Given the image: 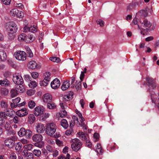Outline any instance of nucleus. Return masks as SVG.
Here are the masks:
<instances>
[{
  "label": "nucleus",
  "mask_w": 159,
  "mask_h": 159,
  "mask_svg": "<svg viewBox=\"0 0 159 159\" xmlns=\"http://www.w3.org/2000/svg\"><path fill=\"white\" fill-rule=\"evenodd\" d=\"M31 75L33 78L36 79L39 76V74L37 72H33L31 73Z\"/></svg>",
  "instance_id": "55"
},
{
  "label": "nucleus",
  "mask_w": 159,
  "mask_h": 159,
  "mask_svg": "<svg viewBox=\"0 0 159 159\" xmlns=\"http://www.w3.org/2000/svg\"><path fill=\"white\" fill-rule=\"evenodd\" d=\"M32 139L34 142H36L34 144L35 146L40 148H42L43 146L44 143L42 141L43 137L41 134H38L34 135Z\"/></svg>",
  "instance_id": "3"
},
{
  "label": "nucleus",
  "mask_w": 159,
  "mask_h": 159,
  "mask_svg": "<svg viewBox=\"0 0 159 159\" xmlns=\"http://www.w3.org/2000/svg\"><path fill=\"white\" fill-rule=\"evenodd\" d=\"M33 147L34 145L31 144H27L25 145L23 148L27 151H30L33 149Z\"/></svg>",
  "instance_id": "26"
},
{
  "label": "nucleus",
  "mask_w": 159,
  "mask_h": 159,
  "mask_svg": "<svg viewBox=\"0 0 159 159\" xmlns=\"http://www.w3.org/2000/svg\"><path fill=\"white\" fill-rule=\"evenodd\" d=\"M34 38L31 35L28 34L26 35L25 34V37L24 39V41L27 43H29L33 41Z\"/></svg>",
  "instance_id": "21"
},
{
  "label": "nucleus",
  "mask_w": 159,
  "mask_h": 159,
  "mask_svg": "<svg viewBox=\"0 0 159 159\" xmlns=\"http://www.w3.org/2000/svg\"><path fill=\"white\" fill-rule=\"evenodd\" d=\"M25 135L26 137L27 138H30L32 135V133L30 129H27L25 130Z\"/></svg>",
  "instance_id": "34"
},
{
  "label": "nucleus",
  "mask_w": 159,
  "mask_h": 159,
  "mask_svg": "<svg viewBox=\"0 0 159 159\" xmlns=\"http://www.w3.org/2000/svg\"><path fill=\"white\" fill-rule=\"evenodd\" d=\"M61 125L65 129H67L69 126L68 123L65 119H63L61 120Z\"/></svg>",
  "instance_id": "24"
},
{
  "label": "nucleus",
  "mask_w": 159,
  "mask_h": 159,
  "mask_svg": "<svg viewBox=\"0 0 159 159\" xmlns=\"http://www.w3.org/2000/svg\"><path fill=\"white\" fill-rule=\"evenodd\" d=\"M44 111V108L43 107L37 106L34 109V114L38 116L42 114Z\"/></svg>",
  "instance_id": "12"
},
{
  "label": "nucleus",
  "mask_w": 159,
  "mask_h": 159,
  "mask_svg": "<svg viewBox=\"0 0 159 159\" xmlns=\"http://www.w3.org/2000/svg\"><path fill=\"white\" fill-rule=\"evenodd\" d=\"M73 133V131L72 128H70L69 129L66 130L65 132V134L67 136L72 135Z\"/></svg>",
  "instance_id": "45"
},
{
  "label": "nucleus",
  "mask_w": 159,
  "mask_h": 159,
  "mask_svg": "<svg viewBox=\"0 0 159 159\" xmlns=\"http://www.w3.org/2000/svg\"><path fill=\"white\" fill-rule=\"evenodd\" d=\"M29 141L25 139H23L21 140L20 142L23 144H27L29 143Z\"/></svg>",
  "instance_id": "64"
},
{
  "label": "nucleus",
  "mask_w": 159,
  "mask_h": 159,
  "mask_svg": "<svg viewBox=\"0 0 159 159\" xmlns=\"http://www.w3.org/2000/svg\"><path fill=\"white\" fill-rule=\"evenodd\" d=\"M137 16L139 19H144L148 16V12L146 10H142L138 12Z\"/></svg>",
  "instance_id": "14"
},
{
  "label": "nucleus",
  "mask_w": 159,
  "mask_h": 159,
  "mask_svg": "<svg viewBox=\"0 0 159 159\" xmlns=\"http://www.w3.org/2000/svg\"><path fill=\"white\" fill-rule=\"evenodd\" d=\"M50 75L51 73L49 72H46L44 74L45 78L44 79L49 81L51 78Z\"/></svg>",
  "instance_id": "43"
},
{
  "label": "nucleus",
  "mask_w": 159,
  "mask_h": 159,
  "mask_svg": "<svg viewBox=\"0 0 159 159\" xmlns=\"http://www.w3.org/2000/svg\"><path fill=\"white\" fill-rule=\"evenodd\" d=\"M22 146L21 143L20 142H18L16 144L15 149L17 151L20 150L22 148Z\"/></svg>",
  "instance_id": "47"
},
{
  "label": "nucleus",
  "mask_w": 159,
  "mask_h": 159,
  "mask_svg": "<svg viewBox=\"0 0 159 159\" xmlns=\"http://www.w3.org/2000/svg\"><path fill=\"white\" fill-rule=\"evenodd\" d=\"M18 92L16 90V89H12L10 91L11 97L14 98L18 94Z\"/></svg>",
  "instance_id": "33"
},
{
  "label": "nucleus",
  "mask_w": 159,
  "mask_h": 159,
  "mask_svg": "<svg viewBox=\"0 0 159 159\" xmlns=\"http://www.w3.org/2000/svg\"><path fill=\"white\" fill-rule=\"evenodd\" d=\"M10 159H16V154L14 153H11L10 156Z\"/></svg>",
  "instance_id": "60"
},
{
  "label": "nucleus",
  "mask_w": 159,
  "mask_h": 159,
  "mask_svg": "<svg viewBox=\"0 0 159 159\" xmlns=\"http://www.w3.org/2000/svg\"><path fill=\"white\" fill-rule=\"evenodd\" d=\"M56 107L55 104L54 102H51L48 103L47 107L49 109H54L56 108Z\"/></svg>",
  "instance_id": "31"
},
{
  "label": "nucleus",
  "mask_w": 159,
  "mask_h": 159,
  "mask_svg": "<svg viewBox=\"0 0 159 159\" xmlns=\"http://www.w3.org/2000/svg\"><path fill=\"white\" fill-rule=\"evenodd\" d=\"M30 32L32 33L36 32L37 30V27L36 26H31L30 27Z\"/></svg>",
  "instance_id": "51"
},
{
  "label": "nucleus",
  "mask_w": 159,
  "mask_h": 159,
  "mask_svg": "<svg viewBox=\"0 0 159 159\" xmlns=\"http://www.w3.org/2000/svg\"><path fill=\"white\" fill-rule=\"evenodd\" d=\"M149 93H150L152 103L156 104H157V106L159 108V98H157V96L155 93L154 92H152V90Z\"/></svg>",
  "instance_id": "9"
},
{
  "label": "nucleus",
  "mask_w": 159,
  "mask_h": 159,
  "mask_svg": "<svg viewBox=\"0 0 159 159\" xmlns=\"http://www.w3.org/2000/svg\"><path fill=\"white\" fill-rule=\"evenodd\" d=\"M25 128H21L18 133V135L20 137L25 136Z\"/></svg>",
  "instance_id": "28"
},
{
  "label": "nucleus",
  "mask_w": 159,
  "mask_h": 159,
  "mask_svg": "<svg viewBox=\"0 0 159 159\" xmlns=\"http://www.w3.org/2000/svg\"><path fill=\"white\" fill-rule=\"evenodd\" d=\"M34 155L37 157H39L41 154V152L39 150L34 149L33 151Z\"/></svg>",
  "instance_id": "39"
},
{
  "label": "nucleus",
  "mask_w": 159,
  "mask_h": 159,
  "mask_svg": "<svg viewBox=\"0 0 159 159\" xmlns=\"http://www.w3.org/2000/svg\"><path fill=\"white\" fill-rule=\"evenodd\" d=\"M45 127L44 125L41 123H38L36 124V129L37 132L39 133L43 132Z\"/></svg>",
  "instance_id": "17"
},
{
  "label": "nucleus",
  "mask_w": 159,
  "mask_h": 159,
  "mask_svg": "<svg viewBox=\"0 0 159 159\" xmlns=\"http://www.w3.org/2000/svg\"><path fill=\"white\" fill-rule=\"evenodd\" d=\"M140 23L141 24V26L145 29H143L141 28L139 25H137V26L140 30L141 34L143 35H144L145 34V32H147L148 31L150 30H153L155 28V26L152 27L151 29L150 27L152 25V23L147 19H145L143 21H140Z\"/></svg>",
  "instance_id": "2"
},
{
  "label": "nucleus",
  "mask_w": 159,
  "mask_h": 159,
  "mask_svg": "<svg viewBox=\"0 0 159 159\" xmlns=\"http://www.w3.org/2000/svg\"><path fill=\"white\" fill-rule=\"evenodd\" d=\"M36 105L35 102L32 100H30L28 102V106L29 108L32 109Z\"/></svg>",
  "instance_id": "32"
},
{
  "label": "nucleus",
  "mask_w": 159,
  "mask_h": 159,
  "mask_svg": "<svg viewBox=\"0 0 159 159\" xmlns=\"http://www.w3.org/2000/svg\"><path fill=\"white\" fill-rule=\"evenodd\" d=\"M96 150L98 153L100 155H102L103 152V150L102 148L96 149Z\"/></svg>",
  "instance_id": "63"
},
{
  "label": "nucleus",
  "mask_w": 159,
  "mask_h": 159,
  "mask_svg": "<svg viewBox=\"0 0 159 159\" xmlns=\"http://www.w3.org/2000/svg\"><path fill=\"white\" fill-rule=\"evenodd\" d=\"M35 93L34 90H29L26 92L27 94L29 96H32Z\"/></svg>",
  "instance_id": "53"
},
{
  "label": "nucleus",
  "mask_w": 159,
  "mask_h": 159,
  "mask_svg": "<svg viewBox=\"0 0 159 159\" xmlns=\"http://www.w3.org/2000/svg\"><path fill=\"white\" fill-rule=\"evenodd\" d=\"M60 105L61 108V110H65V109L67 108V107L65 103L62 102H60Z\"/></svg>",
  "instance_id": "48"
},
{
  "label": "nucleus",
  "mask_w": 159,
  "mask_h": 159,
  "mask_svg": "<svg viewBox=\"0 0 159 159\" xmlns=\"http://www.w3.org/2000/svg\"><path fill=\"white\" fill-rule=\"evenodd\" d=\"M49 59L54 62L58 63L61 61V60L59 58L56 57H52L50 58Z\"/></svg>",
  "instance_id": "38"
},
{
  "label": "nucleus",
  "mask_w": 159,
  "mask_h": 159,
  "mask_svg": "<svg viewBox=\"0 0 159 159\" xmlns=\"http://www.w3.org/2000/svg\"><path fill=\"white\" fill-rule=\"evenodd\" d=\"M77 114H78L79 118L80 119V121L81 123L82 124V125H84V123L83 122L84 121V119L81 113L78 111L77 113Z\"/></svg>",
  "instance_id": "44"
},
{
  "label": "nucleus",
  "mask_w": 159,
  "mask_h": 159,
  "mask_svg": "<svg viewBox=\"0 0 159 159\" xmlns=\"http://www.w3.org/2000/svg\"><path fill=\"white\" fill-rule=\"evenodd\" d=\"M57 128V125L53 123H51L47 124L46 128V133L48 135L57 138L60 136L58 132L55 133Z\"/></svg>",
  "instance_id": "1"
},
{
  "label": "nucleus",
  "mask_w": 159,
  "mask_h": 159,
  "mask_svg": "<svg viewBox=\"0 0 159 159\" xmlns=\"http://www.w3.org/2000/svg\"><path fill=\"white\" fill-rule=\"evenodd\" d=\"M26 52L28 55V57H32L33 56V54L29 48H26Z\"/></svg>",
  "instance_id": "40"
},
{
  "label": "nucleus",
  "mask_w": 159,
  "mask_h": 159,
  "mask_svg": "<svg viewBox=\"0 0 159 159\" xmlns=\"http://www.w3.org/2000/svg\"><path fill=\"white\" fill-rule=\"evenodd\" d=\"M5 28L7 32L11 33H13L16 30V25L13 22H8L5 25Z\"/></svg>",
  "instance_id": "6"
},
{
  "label": "nucleus",
  "mask_w": 159,
  "mask_h": 159,
  "mask_svg": "<svg viewBox=\"0 0 159 159\" xmlns=\"http://www.w3.org/2000/svg\"><path fill=\"white\" fill-rule=\"evenodd\" d=\"M28 66L29 69H40V66L38 65L35 61H30L28 64Z\"/></svg>",
  "instance_id": "10"
},
{
  "label": "nucleus",
  "mask_w": 159,
  "mask_h": 159,
  "mask_svg": "<svg viewBox=\"0 0 159 159\" xmlns=\"http://www.w3.org/2000/svg\"><path fill=\"white\" fill-rule=\"evenodd\" d=\"M14 56L17 60L20 61H25L26 58V54L23 51H17L15 52Z\"/></svg>",
  "instance_id": "5"
},
{
  "label": "nucleus",
  "mask_w": 159,
  "mask_h": 159,
  "mask_svg": "<svg viewBox=\"0 0 159 159\" xmlns=\"http://www.w3.org/2000/svg\"><path fill=\"white\" fill-rule=\"evenodd\" d=\"M24 13L22 11H20V12L18 11V12L17 14V17L22 18L24 17Z\"/></svg>",
  "instance_id": "57"
},
{
  "label": "nucleus",
  "mask_w": 159,
  "mask_h": 159,
  "mask_svg": "<svg viewBox=\"0 0 159 159\" xmlns=\"http://www.w3.org/2000/svg\"><path fill=\"white\" fill-rule=\"evenodd\" d=\"M43 100L45 102L48 103L52 102V97L49 93H46L44 95Z\"/></svg>",
  "instance_id": "15"
},
{
  "label": "nucleus",
  "mask_w": 159,
  "mask_h": 159,
  "mask_svg": "<svg viewBox=\"0 0 159 159\" xmlns=\"http://www.w3.org/2000/svg\"><path fill=\"white\" fill-rule=\"evenodd\" d=\"M10 84V82L7 79L0 80V85L2 86H8Z\"/></svg>",
  "instance_id": "25"
},
{
  "label": "nucleus",
  "mask_w": 159,
  "mask_h": 159,
  "mask_svg": "<svg viewBox=\"0 0 159 159\" xmlns=\"http://www.w3.org/2000/svg\"><path fill=\"white\" fill-rule=\"evenodd\" d=\"M93 137L94 138V141L96 142L98 141L99 137V135L98 134L95 133L93 135Z\"/></svg>",
  "instance_id": "52"
},
{
  "label": "nucleus",
  "mask_w": 159,
  "mask_h": 159,
  "mask_svg": "<svg viewBox=\"0 0 159 159\" xmlns=\"http://www.w3.org/2000/svg\"><path fill=\"white\" fill-rule=\"evenodd\" d=\"M1 93L5 96L7 95L8 93V90L5 88H2L0 90Z\"/></svg>",
  "instance_id": "36"
},
{
  "label": "nucleus",
  "mask_w": 159,
  "mask_h": 159,
  "mask_svg": "<svg viewBox=\"0 0 159 159\" xmlns=\"http://www.w3.org/2000/svg\"><path fill=\"white\" fill-rule=\"evenodd\" d=\"M13 120L15 123L17 124L19 122V118L17 116H15L13 118Z\"/></svg>",
  "instance_id": "61"
},
{
  "label": "nucleus",
  "mask_w": 159,
  "mask_h": 159,
  "mask_svg": "<svg viewBox=\"0 0 159 159\" xmlns=\"http://www.w3.org/2000/svg\"><path fill=\"white\" fill-rule=\"evenodd\" d=\"M49 82V81L47 80L44 79L43 80L40 82V84L41 86H46L48 84Z\"/></svg>",
  "instance_id": "41"
},
{
  "label": "nucleus",
  "mask_w": 159,
  "mask_h": 159,
  "mask_svg": "<svg viewBox=\"0 0 159 159\" xmlns=\"http://www.w3.org/2000/svg\"><path fill=\"white\" fill-rule=\"evenodd\" d=\"M18 12V10L17 9L15 8L12 9L11 10L10 12V14L12 16H16L17 17Z\"/></svg>",
  "instance_id": "29"
},
{
  "label": "nucleus",
  "mask_w": 159,
  "mask_h": 159,
  "mask_svg": "<svg viewBox=\"0 0 159 159\" xmlns=\"http://www.w3.org/2000/svg\"><path fill=\"white\" fill-rule=\"evenodd\" d=\"M138 5V4L136 2H134L131 4H129L127 7V11H130L132 8L135 7L136 5Z\"/></svg>",
  "instance_id": "37"
},
{
  "label": "nucleus",
  "mask_w": 159,
  "mask_h": 159,
  "mask_svg": "<svg viewBox=\"0 0 159 159\" xmlns=\"http://www.w3.org/2000/svg\"><path fill=\"white\" fill-rule=\"evenodd\" d=\"M38 85V83L35 81H30V83L28 84L29 87L31 88H35Z\"/></svg>",
  "instance_id": "27"
},
{
  "label": "nucleus",
  "mask_w": 159,
  "mask_h": 159,
  "mask_svg": "<svg viewBox=\"0 0 159 159\" xmlns=\"http://www.w3.org/2000/svg\"><path fill=\"white\" fill-rule=\"evenodd\" d=\"M20 100V98L19 97H17L15 99L12 100V102L13 103H15L16 104H17L19 103Z\"/></svg>",
  "instance_id": "56"
},
{
  "label": "nucleus",
  "mask_w": 159,
  "mask_h": 159,
  "mask_svg": "<svg viewBox=\"0 0 159 159\" xmlns=\"http://www.w3.org/2000/svg\"><path fill=\"white\" fill-rule=\"evenodd\" d=\"M25 37V34H20L18 37V39L19 41H24V39Z\"/></svg>",
  "instance_id": "49"
},
{
  "label": "nucleus",
  "mask_w": 159,
  "mask_h": 159,
  "mask_svg": "<svg viewBox=\"0 0 159 159\" xmlns=\"http://www.w3.org/2000/svg\"><path fill=\"white\" fill-rule=\"evenodd\" d=\"M72 96H70V94H68L66 95H65L63 98L64 100L65 101H69L70 100Z\"/></svg>",
  "instance_id": "46"
},
{
  "label": "nucleus",
  "mask_w": 159,
  "mask_h": 159,
  "mask_svg": "<svg viewBox=\"0 0 159 159\" xmlns=\"http://www.w3.org/2000/svg\"><path fill=\"white\" fill-rule=\"evenodd\" d=\"M80 138L83 140L86 141V137L84 133L83 132H79L78 133Z\"/></svg>",
  "instance_id": "35"
},
{
  "label": "nucleus",
  "mask_w": 159,
  "mask_h": 159,
  "mask_svg": "<svg viewBox=\"0 0 159 159\" xmlns=\"http://www.w3.org/2000/svg\"><path fill=\"white\" fill-rule=\"evenodd\" d=\"M71 147L72 150L75 152L78 151L80 149L82 145L80 140L76 138L71 140Z\"/></svg>",
  "instance_id": "4"
},
{
  "label": "nucleus",
  "mask_w": 159,
  "mask_h": 159,
  "mask_svg": "<svg viewBox=\"0 0 159 159\" xmlns=\"http://www.w3.org/2000/svg\"><path fill=\"white\" fill-rule=\"evenodd\" d=\"M23 83H20V84H17L16 87V89L18 92L20 93H23L25 91V89Z\"/></svg>",
  "instance_id": "18"
},
{
  "label": "nucleus",
  "mask_w": 159,
  "mask_h": 159,
  "mask_svg": "<svg viewBox=\"0 0 159 159\" xmlns=\"http://www.w3.org/2000/svg\"><path fill=\"white\" fill-rule=\"evenodd\" d=\"M12 80L14 83L16 84L24 83V80L22 76L18 73H15L13 75Z\"/></svg>",
  "instance_id": "8"
},
{
  "label": "nucleus",
  "mask_w": 159,
  "mask_h": 159,
  "mask_svg": "<svg viewBox=\"0 0 159 159\" xmlns=\"http://www.w3.org/2000/svg\"><path fill=\"white\" fill-rule=\"evenodd\" d=\"M97 24H99L100 26L102 27L104 25V21L101 20H97Z\"/></svg>",
  "instance_id": "58"
},
{
  "label": "nucleus",
  "mask_w": 159,
  "mask_h": 159,
  "mask_svg": "<svg viewBox=\"0 0 159 159\" xmlns=\"http://www.w3.org/2000/svg\"><path fill=\"white\" fill-rule=\"evenodd\" d=\"M56 143L59 146H61L63 145V143L62 141L58 139H56Z\"/></svg>",
  "instance_id": "59"
},
{
  "label": "nucleus",
  "mask_w": 159,
  "mask_h": 159,
  "mask_svg": "<svg viewBox=\"0 0 159 159\" xmlns=\"http://www.w3.org/2000/svg\"><path fill=\"white\" fill-rule=\"evenodd\" d=\"M35 118L33 114H30L28 115V121L30 124H33L35 121Z\"/></svg>",
  "instance_id": "22"
},
{
  "label": "nucleus",
  "mask_w": 159,
  "mask_h": 159,
  "mask_svg": "<svg viewBox=\"0 0 159 159\" xmlns=\"http://www.w3.org/2000/svg\"><path fill=\"white\" fill-rule=\"evenodd\" d=\"M1 105L2 107L3 108H7L8 106L7 103L3 101L1 102Z\"/></svg>",
  "instance_id": "54"
},
{
  "label": "nucleus",
  "mask_w": 159,
  "mask_h": 159,
  "mask_svg": "<svg viewBox=\"0 0 159 159\" xmlns=\"http://www.w3.org/2000/svg\"><path fill=\"white\" fill-rule=\"evenodd\" d=\"M70 86V84L69 80H67L63 83L61 86V89L63 91L67 90Z\"/></svg>",
  "instance_id": "20"
},
{
  "label": "nucleus",
  "mask_w": 159,
  "mask_h": 159,
  "mask_svg": "<svg viewBox=\"0 0 159 159\" xmlns=\"http://www.w3.org/2000/svg\"><path fill=\"white\" fill-rule=\"evenodd\" d=\"M60 84L59 80L56 78L51 82V86L52 89H57L60 86Z\"/></svg>",
  "instance_id": "11"
},
{
  "label": "nucleus",
  "mask_w": 159,
  "mask_h": 159,
  "mask_svg": "<svg viewBox=\"0 0 159 159\" xmlns=\"http://www.w3.org/2000/svg\"><path fill=\"white\" fill-rule=\"evenodd\" d=\"M61 117L63 118L66 117L67 115V112L66 110H61V112L59 113Z\"/></svg>",
  "instance_id": "42"
},
{
  "label": "nucleus",
  "mask_w": 159,
  "mask_h": 159,
  "mask_svg": "<svg viewBox=\"0 0 159 159\" xmlns=\"http://www.w3.org/2000/svg\"><path fill=\"white\" fill-rule=\"evenodd\" d=\"M75 88L78 91L81 89V82H76V85L75 86Z\"/></svg>",
  "instance_id": "50"
},
{
  "label": "nucleus",
  "mask_w": 159,
  "mask_h": 159,
  "mask_svg": "<svg viewBox=\"0 0 159 159\" xmlns=\"http://www.w3.org/2000/svg\"><path fill=\"white\" fill-rule=\"evenodd\" d=\"M146 81L148 83V86L150 88L148 89L149 92H150L152 89L156 88V85L155 83V80L151 77L147 76L146 78Z\"/></svg>",
  "instance_id": "7"
},
{
  "label": "nucleus",
  "mask_w": 159,
  "mask_h": 159,
  "mask_svg": "<svg viewBox=\"0 0 159 159\" xmlns=\"http://www.w3.org/2000/svg\"><path fill=\"white\" fill-rule=\"evenodd\" d=\"M49 116V114L48 113H45L39 118V120H45L48 118Z\"/></svg>",
  "instance_id": "30"
},
{
  "label": "nucleus",
  "mask_w": 159,
  "mask_h": 159,
  "mask_svg": "<svg viewBox=\"0 0 159 159\" xmlns=\"http://www.w3.org/2000/svg\"><path fill=\"white\" fill-rule=\"evenodd\" d=\"M7 54L2 49H0V61H3L6 60Z\"/></svg>",
  "instance_id": "19"
},
{
  "label": "nucleus",
  "mask_w": 159,
  "mask_h": 159,
  "mask_svg": "<svg viewBox=\"0 0 159 159\" xmlns=\"http://www.w3.org/2000/svg\"><path fill=\"white\" fill-rule=\"evenodd\" d=\"M3 3L6 5H9L10 4L11 0H2Z\"/></svg>",
  "instance_id": "62"
},
{
  "label": "nucleus",
  "mask_w": 159,
  "mask_h": 159,
  "mask_svg": "<svg viewBox=\"0 0 159 159\" xmlns=\"http://www.w3.org/2000/svg\"><path fill=\"white\" fill-rule=\"evenodd\" d=\"M28 114V112L26 108H23L20 110L16 112V115L20 117L26 116Z\"/></svg>",
  "instance_id": "13"
},
{
  "label": "nucleus",
  "mask_w": 159,
  "mask_h": 159,
  "mask_svg": "<svg viewBox=\"0 0 159 159\" xmlns=\"http://www.w3.org/2000/svg\"><path fill=\"white\" fill-rule=\"evenodd\" d=\"M5 145L9 148H12L15 144V142L11 139H7L5 141Z\"/></svg>",
  "instance_id": "16"
},
{
  "label": "nucleus",
  "mask_w": 159,
  "mask_h": 159,
  "mask_svg": "<svg viewBox=\"0 0 159 159\" xmlns=\"http://www.w3.org/2000/svg\"><path fill=\"white\" fill-rule=\"evenodd\" d=\"M11 127V125L9 123L7 122H6L5 125V128L6 130L8 131V133H7V134H11V133L12 134H14L15 133L13 131L10 130V131H8L10 130Z\"/></svg>",
  "instance_id": "23"
}]
</instances>
